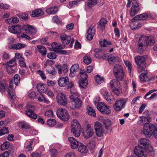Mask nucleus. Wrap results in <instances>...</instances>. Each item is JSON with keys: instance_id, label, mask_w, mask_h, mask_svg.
Returning <instances> with one entry per match:
<instances>
[{"instance_id": "f257e3e1", "label": "nucleus", "mask_w": 157, "mask_h": 157, "mask_svg": "<svg viewBox=\"0 0 157 157\" xmlns=\"http://www.w3.org/2000/svg\"><path fill=\"white\" fill-rule=\"evenodd\" d=\"M147 57L146 55L144 56H136L134 59L135 62L139 68L138 71L139 72H141L146 67V58Z\"/></svg>"}, {"instance_id": "f03ea898", "label": "nucleus", "mask_w": 157, "mask_h": 157, "mask_svg": "<svg viewBox=\"0 0 157 157\" xmlns=\"http://www.w3.org/2000/svg\"><path fill=\"white\" fill-rule=\"evenodd\" d=\"M155 128V126L150 123L148 125H144L142 133L146 137H150L153 135V131Z\"/></svg>"}, {"instance_id": "7ed1b4c3", "label": "nucleus", "mask_w": 157, "mask_h": 157, "mask_svg": "<svg viewBox=\"0 0 157 157\" xmlns=\"http://www.w3.org/2000/svg\"><path fill=\"white\" fill-rule=\"evenodd\" d=\"M72 128L71 132L73 133L74 136L78 137L80 135L81 126L77 120L74 119L72 122Z\"/></svg>"}, {"instance_id": "20e7f679", "label": "nucleus", "mask_w": 157, "mask_h": 157, "mask_svg": "<svg viewBox=\"0 0 157 157\" xmlns=\"http://www.w3.org/2000/svg\"><path fill=\"white\" fill-rule=\"evenodd\" d=\"M126 101V99L125 98H121L116 101L113 105V109L116 111H120L124 108Z\"/></svg>"}, {"instance_id": "39448f33", "label": "nucleus", "mask_w": 157, "mask_h": 157, "mask_svg": "<svg viewBox=\"0 0 157 157\" xmlns=\"http://www.w3.org/2000/svg\"><path fill=\"white\" fill-rule=\"evenodd\" d=\"M56 114L58 117L62 121H67L69 119V115L67 110L65 109H58L57 110Z\"/></svg>"}, {"instance_id": "423d86ee", "label": "nucleus", "mask_w": 157, "mask_h": 157, "mask_svg": "<svg viewBox=\"0 0 157 157\" xmlns=\"http://www.w3.org/2000/svg\"><path fill=\"white\" fill-rule=\"evenodd\" d=\"M70 98L71 100L72 107L75 109H79L82 106V103L81 100L78 97H75L74 94L70 96Z\"/></svg>"}, {"instance_id": "0eeeda50", "label": "nucleus", "mask_w": 157, "mask_h": 157, "mask_svg": "<svg viewBox=\"0 0 157 157\" xmlns=\"http://www.w3.org/2000/svg\"><path fill=\"white\" fill-rule=\"evenodd\" d=\"M94 128L97 136L99 137H101L104 133L105 130L103 129L102 124L98 121L94 123Z\"/></svg>"}, {"instance_id": "6e6552de", "label": "nucleus", "mask_w": 157, "mask_h": 157, "mask_svg": "<svg viewBox=\"0 0 157 157\" xmlns=\"http://www.w3.org/2000/svg\"><path fill=\"white\" fill-rule=\"evenodd\" d=\"M132 4L130 10V15L131 16L133 17L139 12L140 9L139 3L136 0H134Z\"/></svg>"}, {"instance_id": "1a4fd4ad", "label": "nucleus", "mask_w": 157, "mask_h": 157, "mask_svg": "<svg viewBox=\"0 0 157 157\" xmlns=\"http://www.w3.org/2000/svg\"><path fill=\"white\" fill-rule=\"evenodd\" d=\"M98 109L103 114H109L111 112L110 107L102 102H100L97 106Z\"/></svg>"}, {"instance_id": "9d476101", "label": "nucleus", "mask_w": 157, "mask_h": 157, "mask_svg": "<svg viewBox=\"0 0 157 157\" xmlns=\"http://www.w3.org/2000/svg\"><path fill=\"white\" fill-rule=\"evenodd\" d=\"M57 101L60 105L65 106L67 104V101L66 95L63 93H59L57 97Z\"/></svg>"}, {"instance_id": "9b49d317", "label": "nucleus", "mask_w": 157, "mask_h": 157, "mask_svg": "<svg viewBox=\"0 0 157 157\" xmlns=\"http://www.w3.org/2000/svg\"><path fill=\"white\" fill-rule=\"evenodd\" d=\"M21 29L25 31L29 35L34 34L36 32V29L34 26L28 24L24 25Z\"/></svg>"}, {"instance_id": "f8f14e48", "label": "nucleus", "mask_w": 157, "mask_h": 157, "mask_svg": "<svg viewBox=\"0 0 157 157\" xmlns=\"http://www.w3.org/2000/svg\"><path fill=\"white\" fill-rule=\"evenodd\" d=\"M134 152L138 157H145L147 152L146 149L140 148L139 147H136L134 149Z\"/></svg>"}, {"instance_id": "ddd939ff", "label": "nucleus", "mask_w": 157, "mask_h": 157, "mask_svg": "<svg viewBox=\"0 0 157 157\" xmlns=\"http://www.w3.org/2000/svg\"><path fill=\"white\" fill-rule=\"evenodd\" d=\"M150 146V142L147 139L144 138L140 139L138 142V145L140 148L147 149Z\"/></svg>"}, {"instance_id": "4468645a", "label": "nucleus", "mask_w": 157, "mask_h": 157, "mask_svg": "<svg viewBox=\"0 0 157 157\" xmlns=\"http://www.w3.org/2000/svg\"><path fill=\"white\" fill-rule=\"evenodd\" d=\"M151 121V118L147 116H142L140 117V119L138 121V124L140 125H148V124Z\"/></svg>"}, {"instance_id": "2eb2a0df", "label": "nucleus", "mask_w": 157, "mask_h": 157, "mask_svg": "<svg viewBox=\"0 0 157 157\" xmlns=\"http://www.w3.org/2000/svg\"><path fill=\"white\" fill-rule=\"evenodd\" d=\"M144 43V36H142L139 38L137 44L138 50L139 53H142L145 49Z\"/></svg>"}, {"instance_id": "dca6fc26", "label": "nucleus", "mask_w": 157, "mask_h": 157, "mask_svg": "<svg viewBox=\"0 0 157 157\" xmlns=\"http://www.w3.org/2000/svg\"><path fill=\"white\" fill-rule=\"evenodd\" d=\"M13 82H10L9 83V87L8 88V93L9 94L10 98L13 101H14L16 98V95L14 93V90L13 89Z\"/></svg>"}, {"instance_id": "f3484780", "label": "nucleus", "mask_w": 157, "mask_h": 157, "mask_svg": "<svg viewBox=\"0 0 157 157\" xmlns=\"http://www.w3.org/2000/svg\"><path fill=\"white\" fill-rule=\"evenodd\" d=\"M93 133V129L91 127L90 125L89 124L87 125L86 130L83 132L84 136L86 138L91 137Z\"/></svg>"}, {"instance_id": "a211bd4d", "label": "nucleus", "mask_w": 157, "mask_h": 157, "mask_svg": "<svg viewBox=\"0 0 157 157\" xmlns=\"http://www.w3.org/2000/svg\"><path fill=\"white\" fill-rule=\"evenodd\" d=\"M8 30L11 33L15 34H18L21 32V26L19 25L9 26L8 27Z\"/></svg>"}, {"instance_id": "6ab92c4d", "label": "nucleus", "mask_w": 157, "mask_h": 157, "mask_svg": "<svg viewBox=\"0 0 157 157\" xmlns=\"http://www.w3.org/2000/svg\"><path fill=\"white\" fill-rule=\"evenodd\" d=\"M100 93L103 96L104 98L106 101L109 102H111V97L108 94V91L105 88H103L100 90Z\"/></svg>"}, {"instance_id": "aec40b11", "label": "nucleus", "mask_w": 157, "mask_h": 157, "mask_svg": "<svg viewBox=\"0 0 157 157\" xmlns=\"http://www.w3.org/2000/svg\"><path fill=\"white\" fill-rule=\"evenodd\" d=\"M94 26H91L87 30V35L86 36L87 39L89 40H91L93 36H94L95 32V30L94 29Z\"/></svg>"}, {"instance_id": "412c9836", "label": "nucleus", "mask_w": 157, "mask_h": 157, "mask_svg": "<svg viewBox=\"0 0 157 157\" xmlns=\"http://www.w3.org/2000/svg\"><path fill=\"white\" fill-rule=\"evenodd\" d=\"M68 140L70 143L71 147L72 148L76 149L77 148L78 143H79V142L72 137H69Z\"/></svg>"}, {"instance_id": "4be33fe9", "label": "nucleus", "mask_w": 157, "mask_h": 157, "mask_svg": "<svg viewBox=\"0 0 157 157\" xmlns=\"http://www.w3.org/2000/svg\"><path fill=\"white\" fill-rule=\"evenodd\" d=\"M107 23L106 19L102 18L98 23L97 28L100 29L101 31H103L105 29V25Z\"/></svg>"}, {"instance_id": "5701e85b", "label": "nucleus", "mask_w": 157, "mask_h": 157, "mask_svg": "<svg viewBox=\"0 0 157 157\" xmlns=\"http://www.w3.org/2000/svg\"><path fill=\"white\" fill-rule=\"evenodd\" d=\"M68 78L67 77L61 78L58 81V84L61 87L65 86L67 84L68 82Z\"/></svg>"}, {"instance_id": "b1692460", "label": "nucleus", "mask_w": 157, "mask_h": 157, "mask_svg": "<svg viewBox=\"0 0 157 157\" xmlns=\"http://www.w3.org/2000/svg\"><path fill=\"white\" fill-rule=\"evenodd\" d=\"M120 59L119 57L117 56H109V57L108 61L110 64H114L118 62Z\"/></svg>"}, {"instance_id": "393cba45", "label": "nucleus", "mask_w": 157, "mask_h": 157, "mask_svg": "<svg viewBox=\"0 0 157 157\" xmlns=\"http://www.w3.org/2000/svg\"><path fill=\"white\" fill-rule=\"evenodd\" d=\"M144 41H145L146 44L148 45H153L155 42L154 38L152 36H147L144 37Z\"/></svg>"}, {"instance_id": "a878e982", "label": "nucleus", "mask_w": 157, "mask_h": 157, "mask_svg": "<svg viewBox=\"0 0 157 157\" xmlns=\"http://www.w3.org/2000/svg\"><path fill=\"white\" fill-rule=\"evenodd\" d=\"M78 151L81 153H86L87 151V149L86 146L84 145L82 143H78Z\"/></svg>"}, {"instance_id": "bb28decb", "label": "nucleus", "mask_w": 157, "mask_h": 157, "mask_svg": "<svg viewBox=\"0 0 157 157\" xmlns=\"http://www.w3.org/2000/svg\"><path fill=\"white\" fill-rule=\"evenodd\" d=\"M25 113L29 117L34 119H36L37 117V115L33 111L30 109H28L25 111Z\"/></svg>"}, {"instance_id": "cd10ccee", "label": "nucleus", "mask_w": 157, "mask_h": 157, "mask_svg": "<svg viewBox=\"0 0 157 157\" xmlns=\"http://www.w3.org/2000/svg\"><path fill=\"white\" fill-rule=\"evenodd\" d=\"M60 38L62 43L65 44H68L71 41V39L70 36H67L65 34L61 36Z\"/></svg>"}, {"instance_id": "c85d7f7f", "label": "nucleus", "mask_w": 157, "mask_h": 157, "mask_svg": "<svg viewBox=\"0 0 157 157\" xmlns=\"http://www.w3.org/2000/svg\"><path fill=\"white\" fill-rule=\"evenodd\" d=\"M44 12L41 9H37L33 11L31 15L33 17H38L42 16Z\"/></svg>"}, {"instance_id": "c756f323", "label": "nucleus", "mask_w": 157, "mask_h": 157, "mask_svg": "<svg viewBox=\"0 0 157 157\" xmlns=\"http://www.w3.org/2000/svg\"><path fill=\"white\" fill-rule=\"evenodd\" d=\"M148 17V15L146 13H143L140 15H137L133 19L135 20H146Z\"/></svg>"}, {"instance_id": "7c9ffc66", "label": "nucleus", "mask_w": 157, "mask_h": 157, "mask_svg": "<svg viewBox=\"0 0 157 157\" xmlns=\"http://www.w3.org/2000/svg\"><path fill=\"white\" fill-rule=\"evenodd\" d=\"M98 3L97 0H87L85 4L89 8H91L96 5Z\"/></svg>"}, {"instance_id": "2f4dec72", "label": "nucleus", "mask_w": 157, "mask_h": 157, "mask_svg": "<svg viewBox=\"0 0 157 157\" xmlns=\"http://www.w3.org/2000/svg\"><path fill=\"white\" fill-rule=\"evenodd\" d=\"M114 75L117 80L118 81L123 80L125 77L124 71H122L121 73L119 72L114 74Z\"/></svg>"}, {"instance_id": "473e14b6", "label": "nucleus", "mask_w": 157, "mask_h": 157, "mask_svg": "<svg viewBox=\"0 0 157 157\" xmlns=\"http://www.w3.org/2000/svg\"><path fill=\"white\" fill-rule=\"evenodd\" d=\"M58 10V7L56 6L51 7L46 9V11L47 13L50 14L56 13Z\"/></svg>"}, {"instance_id": "72a5a7b5", "label": "nucleus", "mask_w": 157, "mask_h": 157, "mask_svg": "<svg viewBox=\"0 0 157 157\" xmlns=\"http://www.w3.org/2000/svg\"><path fill=\"white\" fill-rule=\"evenodd\" d=\"M86 113L89 115L92 116L93 117H95L96 116V114L95 111L89 105H87L86 107Z\"/></svg>"}, {"instance_id": "f704fd0d", "label": "nucleus", "mask_w": 157, "mask_h": 157, "mask_svg": "<svg viewBox=\"0 0 157 157\" xmlns=\"http://www.w3.org/2000/svg\"><path fill=\"white\" fill-rule=\"evenodd\" d=\"M101 121L105 125L106 129L109 130V127L112 125L111 121L109 119L105 120L104 119H101Z\"/></svg>"}, {"instance_id": "c9c22d12", "label": "nucleus", "mask_w": 157, "mask_h": 157, "mask_svg": "<svg viewBox=\"0 0 157 157\" xmlns=\"http://www.w3.org/2000/svg\"><path fill=\"white\" fill-rule=\"evenodd\" d=\"M7 83L6 80H3L2 82H0V91L4 92L7 87Z\"/></svg>"}, {"instance_id": "e433bc0d", "label": "nucleus", "mask_w": 157, "mask_h": 157, "mask_svg": "<svg viewBox=\"0 0 157 157\" xmlns=\"http://www.w3.org/2000/svg\"><path fill=\"white\" fill-rule=\"evenodd\" d=\"M36 88L37 90L40 93H44L46 91L47 88L44 85L41 83H39L37 86Z\"/></svg>"}, {"instance_id": "4c0bfd02", "label": "nucleus", "mask_w": 157, "mask_h": 157, "mask_svg": "<svg viewBox=\"0 0 157 157\" xmlns=\"http://www.w3.org/2000/svg\"><path fill=\"white\" fill-rule=\"evenodd\" d=\"M33 144V141H26L24 147L26 151H29L32 150V145Z\"/></svg>"}, {"instance_id": "58836bf2", "label": "nucleus", "mask_w": 157, "mask_h": 157, "mask_svg": "<svg viewBox=\"0 0 157 157\" xmlns=\"http://www.w3.org/2000/svg\"><path fill=\"white\" fill-rule=\"evenodd\" d=\"M111 87L113 89L115 87H117L118 86H120V83L118 81H117L116 79L111 80L109 83Z\"/></svg>"}, {"instance_id": "ea45409f", "label": "nucleus", "mask_w": 157, "mask_h": 157, "mask_svg": "<svg viewBox=\"0 0 157 157\" xmlns=\"http://www.w3.org/2000/svg\"><path fill=\"white\" fill-rule=\"evenodd\" d=\"M113 70L114 74L119 72L121 73L122 71H123V68L119 64H116L113 68Z\"/></svg>"}, {"instance_id": "a19ab883", "label": "nucleus", "mask_w": 157, "mask_h": 157, "mask_svg": "<svg viewBox=\"0 0 157 157\" xmlns=\"http://www.w3.org/2000/svg\"><path fill=\"white\" fill-rule=\"evenodd\" d=\"M38 51L44 56L46 54V50L45 47L43 46L38 45L37 46Z\"/></svg>"}, {"instance_id": "79ce46f5", "label": "nucleus", "mask_w": 157, "mask_h": 157, "mask_svg": "<svg viewBox=\"0 0 157 157\" xmlns=\"http://www.w3.org/2000/svg\"><path fill=\"white\" fill-rule=\"evenodd\" d=\"M99 43L101 46L103 47H107L112 44L110 41H107L105 39L99 41Z\"/></svg>"}, {"instance_id": "37998d69", "label": "nucleus", "mask_w": 157, "mask_h": 157, "mask_svg": "<svg viewBox=\"0 0 157 157\" xmlns=\"http://www.w3.org/2000/svg\"><path fill=\"white\" fill-rule=\"evenodd\" d=\"M78 84L80 87L85 88L87 85L88 80L87 79H80L78 82Z\"/></svg>"}, {"instance_id": "c03bdc74", "label": "nucleus", "mask_w": 157, "mask_h": 157, "mask_svg": "<svg viewBox=\"0 0 157 157\" xmlns=\"http://www.w3.org/2000/svg\"><path fill=\"white\" fill-rule=\"evenodd\" d=\"M147 71H145L144 73L141 74L140 76V80L142 82H146L147 80Z\"/></svg>"}, {"instance_id": "a18cd8bd", "label": "nucleus", "mask_w": 157, "mask_h": 157, "mask_svg": "<svg viewBox=\"0 0 157 157\" xmlns=\"http://www.w3.org/2000/svg\"><path fill=\"white\" fill-rule=\"evenodd\" d=\"M94 78L96 82L98 84H100L102 82L104 81L103 78L101 77L99 75H95Z\"/></svg>"}, {"instance_id": "49530a36", "label": "nucleus", "mask_w": 157, "mask_h": 157, "mask_svg": "<svg viewBox=\"0 0 157 157\" xmlns=\"http://www.w3.org/2000/svg\"><path fill=\"white\" fill-rule=\"evenodd\" d=\"M9 132L8 128L6 127H3L0 130V136H2Z\"/></svg>"}, {"instance_id": "de8ad7c7", "label": "nucleus", "mask_w": 157, "mask_h": 157, "mask_svg": "<svg viewBox=\"0 0 157 157\" xmlns=\"http://www.w3.org/2000/svg\"><path fill=\"white\" fill-rule=\"evenodd\" d=\"M20 78L19 75L15 74L14 76V83L16 85L18 86L20 83Z\"/></svg>"}, {"instance_id": "09e8293b", "label": "nucleus", "mask_w": 157, "mask_h": 157, "mask_svg": "<svg viewBox=\"0 0 157 157\" xmlns=\"http://www.w3.org/2000/svg\"><path fill=\"white\" fill-rule=\"evenodd\" d=\"M79 66L78 64H75L71 67L70 71L76 73L79 70Z\"/></svg>"}, {"instance_id": "8fccbe9b", "label": "nucleus", "mask_w": 157, "mask_h": 157, "mask_svg": "<svg viewBox=\"0 0 157 157\" xmlns=\"http://www.w3.org/2000/svg\"><path fill=\"white\" fill-rule=\"evenodd\" d=\"M16 60H15V59H13L8 61L6 64V65L11 67L15 66L16 64Z\"/></svg>"}, {"instance_id": "3c124183", "label": "nucleus", "mask_w": 157, "mask_h": 157, "mask_svg": "<svg viewBox=\"0 0 157 157\" xmlns=\"http://www.w3.org/2000/svg\"><path fill=\"white\" fill-rule=\"evenodd\" d=\"M47 123L50 126L52 127L56 124V122L55 119H50L47 120Z\"/></svg>"}, {"instance_id": "603ef678", "label": "nucleus", "mask_w": 157, "mask_h": 157, "mask_svg": "<svg viewBox=\"0 0 157 157\" xmlns=\"http://www.w3.org/2000/svg\"><path fill=\"white\" fill-rule=\"evenodd\" d=\"M25 47V45L24 44L17 43L13 45V48L16 49H20Z\"/></svg>"}, {"instance_id": "864d4df0", "label": "nucleus", "mask_w": 157, "mask_h": 157, "mask_svg": "<svg viewBox=\"0 0 157 157\" xmlns=\"http://www.w3.org/2000/svg\"><path fill=\"white\" fill-rule=\"evenodd\" d=\"M10 144L8 142L6 141L3 143L1 145V149L2 151L4 150L7 149L9 147Z\"/></svg>"}, {"instance_id": "5fc2aeb1", "label": "nucleus", "mask_w": 157, "mask_h": 157, "mask_svg": "<svg viewBox=\"0 0 157 157\" xmlns=\"http://www.w3.org/2000/svg\"><path fill=\"white\" fill-rule=\"evenodd\" d=\"M79 73L81 77L80 79H87L88 78L87 75L85 73L84 71L81 70L79 72Z\"/></svg>"}, {"instance_id": "6e6d98bb", "label": "nucleus", "mask_w": 157, "mask_h": 157, "mask_svg": "<svg viewBox=\"0 0 157 157\" xmlns=\"http://www.w3.org/2000/svg\"><path fill=\"white\" fill-rule=\"evenodd\" d=\"M103 53L102 51L98 50L96 51L94 56L96 58L100 59L101 58Z\"/></svg>"}, {"instance_id": "4d7b16f0", "label": "nucleus", "mask_w": 157, "mask_h": 157, "mask_svg": "<svg viewBox=\"0 0 157 157\" xmlns=\"http://www.w3.org/2000/svg\"><path fill=\"white\" fill-rule=\"evenodd\" d=\"M124 63L128 68V72L129 73L131 72V70L132 69V65L128 61H124Z\"/></svg>"}, {"instance_id": "13d9d810", "label": "nucleus", "mask_w": 157, "mask_h": 157, "mask_svg": "<svg viewBox=\"0 0 157 157\" xmlns=\"http://www.w3.org/2000/svg\"><path fill=\"white\" fill-rule=\"evenodd\" d=\"M121 91V89L120 87V86H118L117 87H115L113 89V92L116 95H118Z\"/></svg>"}, {"instance_id": "bf43d9fd", "label": "nucleus", "mask_w": 157, "mask_h": 157, "mask_svg": "<svg viewBox=\"0 0 157 157\" xmlns=\"http://www.w3.org/2000/svg\"><path fill=\"white\" fill-rule=\"evenodd\" d=\"M6 69L7 72L9 74L15 73V71L12 68V67L6 65Z\"/></svg>"}, {"instance_id": "052dcab7", "label": "nucleus", "mask_w": 157, "mask_h": 157, "mask_svg": "<svg viewBox=\"0 0 157 157\" xmlns=\"http://www.w3.org/2000/svg\"><path fill=\"white\" fill-rule=\"evenodd\" d=\"M48 57L51 59H55L56 57V54L54 52H50L47 54Z\"/></svg>"}, {"instance_id": "680f3d73", "label": "nucleus", "mask_w": 157, "mask_h": 157, "mask_svg": "<svg viewBox=\"0 0 157 157\" xmlns=\"http://www.w3.org/2000/svg\"><path fill=\"white\" fill-rule=\"evenodd\" d=\"M37 74L39 75L43 79H45L46 78L43 71L40 70H38L36 72Z\"/></svg>"}, {"instance_id": "e2e57ef3", "label": "nucleus", "mask_w": 157, "mask_h": 157, "mask_svg": "<svg viewBox=\"0 0 157 157\" xmlns=\"http://www.w3.org/2000/svg\"><path fill=\"white\" fill-rule=\"evenodd\" d=\"M83 62L86 64H88L91 62V58L87 56H85L83 57Z\"/></svg>"}, {"instance_id": "0e129e2a", "label": "nucleus", "mask_w": 157, "mask_h": 157, "mask_svg": "<svg viewBox=\"0 0 157 157\" xmlns=\"http://www.w3.org/2000/svg\"><path fill=\"white\" fill-rule=\"evenodd\" d=\"M47 71V72L50 74L54 75L55 74V69L54 68L51 67L50 68H48Z\"/></svg>"}, {"instance_id": "69168bd1", "label": "nucleus", "mask_w": 157, "mask_h": 157, "mask_svg": "<svg viewBox=\"0 0 157 157\" xmlns=\"http://www.w3.org/2000/svg\"><path fill=\"white\" fill-rule=\"evenodd\" d=\"M10 7L8 5L5 4L0 2V8L1 9H3L4 10L8 9Z\"/></svg>"}, {"instance_id": "338daca9", "label": "nucleus", "mask_w": 157, "mask_h": 157, "mask_svg": "<svg viewBox=\"0 0 157 157\" xmlns=\"http://www.w3.org/2000/svg\"><path fill=\"white\" fill-rule=\"evenodd\" d=\"M44 115L47 117H52L53 115V112L51 110H48L45 113Z\"/></svg>"}, {"instance_id": "774afa93", "label": "nucleus", "mask_w": 157, "mask_h": 157, "mask_svg": "<svg viewBox=\"0 0 157 157\" xmlns=\"http://www.w3.org/2000/svg\"><path fill=\"white\" fill-rule=\"evenodd\" d=\"M22 128L27 129L29 128V126L27 123L24 122H21L20 123Z\"/></svg>"}]
</instances>
